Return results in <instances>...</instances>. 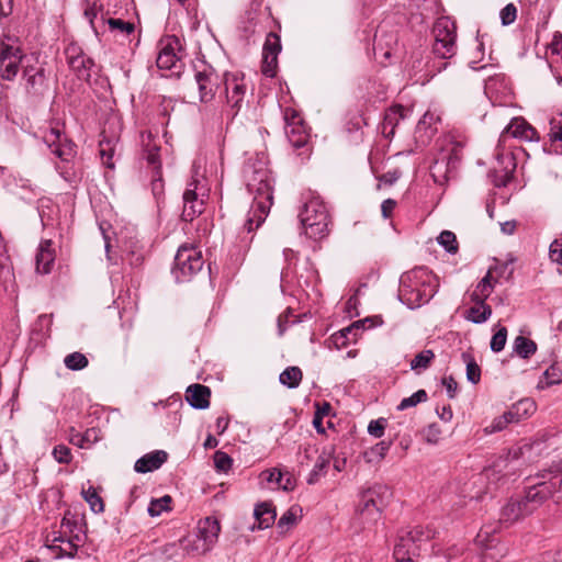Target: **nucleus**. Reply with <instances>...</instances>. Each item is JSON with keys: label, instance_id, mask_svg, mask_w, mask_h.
I'll return each instance as SVG.
<instances>
[{"label": "nucleus", "instance_id": "1", "mask_svg": "<svg viewBox=\"0 0 562 562\" xmlns=\"http://www.w3.org/2000/svg\"><path fill=\"white\" fill-rule=\"evenodd\" d=\"M247 190L254 195L251 209L240 232V247L246 252L254 239L251 235L266 220L273 200L272 178L263 160L248 159L243 168Z\"/></svg>", "mask_w": 562, "mask_h": 562}, {"label": "nucleus", "instance_id": "2", "mask_svg": "<svg viewBox=\"0 0 562 562\" xmlns=\"http://www.w3.org/2000/svg\"><path fill=\"white\" fill-rule=\"evenodd\" d=\"M527 481L528 484L520 497L530 514L550 498L555 504H560L562 501V460L553 463L548 470L539 472L536 476L528 477Z\"/></svg>", "mask_w": 562, "mask_h": 562}, {"label": "nucleus", "instance_id": "3", "mask_svg": "<svg viewBox=\"0 0 562 562\" xmlns=\"http://www.w3.org/2000/svg\"><path fill=\"white\" fill-rule=\"evenodd\" d=\"M42 139L52 154L60 159L55 165L58 175L71 187L81 180V172L76 168L72 159L77 155V145L65 134L58 123L50 124L42 131Z\"/></svg>", "mask_w": 562, "mask_h": 562}, {"label": "nucleus", "instance_id": "4", "mask_svg": "<svg viewBox=\"0 0 562 562\" xmlns=\"http://www.w3.org/2000/svg\"><path fill=\"white\" fill-rule=\"evenodd\" d=\"M436 276L426 267H416L400 279L398 300L414 310L428 303L438 291Z\"/></svg>", "mask_w": 562, "mask_h": 562}, {"label": "nucleus", "instance_id": "5", "mask_svg": "<svg viewBox=\"0 0 562 562\" xmlns=\"http://www.w3.org/2000/svg\"><path fill=\"white\" fill-rule=\"evenodd\" d=\"M305 235L314 240L325 238L329 233V214L325 202L317 195H312L299 213Z\"/></svg>", "mask_w": 562, "mask_h": 562}, {"label": "nucleus", "instance_id": "6", "mask_svg": "<svg viewBox=\"0 0 562 562\" xmlns=\"http://www.w3.org/2000/svg\"><path fill=\"white\" fill-rule=\"evenodd\" d=\"M221 531L220 521L215 517L200 519L193 535L181 540L183 550L193 557L210 552L217 542Z\"/></svg>", "mask_w": 562, "mask_h": 562}, {"label": "nucleus", "instance_id": "7", "mask_svg": "<svg viewBox=\"0 0 562 562\" xmlns=\"http://www.w3.org/2000/svg\"><path fill=\"white\" fill-rule=\"evenodd\" d=\"M392 493L385 485L375 484L359 494L357 514L363 524H375L383 508L386 506Z\"/></svg>", "mask_w": 562, "mask_h": 562}, {"label": "nucleus", "instance_id": "8", "mask_svg": "<svg viewBox=\"0 0 562 562\" xmlns=\"http://www.w3.org/2000/svg\"><path fill=\"white\" fill-rule=\"evenodd\" d=\"M209 191L205 178L195 172L187 183V188L182 195V221L192 222L203 213L205 201L209 198Z\"/></svg>", "mask_w": 562, "mask_h": 562}, {"label": "nucleus", "instance_id": "9", "mask_svg": "<svg viewBox=\"0 0 562 562\" xmlns=\"http://www.w3.org/2000/svg\"><path fill=\"white\" fill-rule=\"evenodd\" d=\"M24 57L19 40L3 34L0 38V78L8 81L14 80Z\"/></svg>", "mask_w": 562, "mask_h": 562}, {"label": "nucleus", "instance_id": "10", "mask_svg": "<svg viewBox=\"0 0 562 562\" xmlns=\"http://www.w3.org/2000/svg\"><path fill=\"white\" fill-rule=\"evenodd\" d=\"M204 260L202 254L192 245H182L175 256V263L171 270L177 282H187L194 274L201 271Z\"/></svg>", "mask_w": 562, "mask_h": 562}, {"label": "nucleus", "instance_id": "11", "mask_svg": "<svg viewBox=\"0 0 562 562\" xmlns=\"http://www.w3.org/2000/svg\"><path fill=\"white\" fill-rule=\"evenodd\" d=\"M432 33L435 37L434 54L440 59L451 58L457 52L454 22L448 16L438 18L434 24Z\"/></svg>", "mask_w": 562, "mask_h": 562}, {"label": "nucleus", "instance_id": "12", "mask_svg": "<svg viewBox=\"0 0 562 562\" xmlns=\"http://www.w3.org/2000/svg\"><path fill=\"white\" fill-rule=\"evenodd\" d=\"M460 160V150L454 145L441 149L430 166V176L435 183L443 186L454 177Z\"/></svg>", "mask_w": 562, "mask_h": 562}, {"label": "nucleus", "instance_id": "13", "mask_svg": "<svg viewBox=\"0 0 562 562\" xmlns=\"http://www.w3.org/2000/svg\"><path fill=\"white\" fill-rule=\"evenodd\" d=\"M226 102L229 113L235 117L245 104L247 83L243 72H226L224 75Z\"/></svg>", "mask_w": 562, "mask_h": 562}, {"label": "nucleus", "instance_id": "14", "mask_svg": "<svg viewBox=\"0 0 562 562\" xmlns=\"http://www.w3.org/2000/svg\"><path fill=\"white\" fill-rule=\"evenodd\" d=\"M435 531L428 527L416 526L409 530H404L398 535L396 554L403 558L404 551L411 552L413 555H419L420 548L424 543L434 538Z\"/></svg>", "mask_w": 562, "mask_h": 562}, {"label": "nucleus", "instance_id": "15", "mask_svg": "<svg viewBox=\"0 0 562 562\" xmlns=\"http://www.w3.org/2000/svg\"><path fill=\"white\" fill-rule=\"evenodd\" d=\"M284 132L290 144L295 148L307 145L310 134L299 113L293 109H286L284 111Z\"/></svg>", "mask_w": 562, "mask_h": 562}, {"label": "nucleus", "instance_id": "16", "mask_svg": "<svg viewBox=\"0 0 562 562\" xmlns=\"http://www.w3.org/2000/svg\"><path fill=\"white\" fill-rule=\"evenodd\" d=\"M194 78L198 85L200 101L204 103L212 101L222 83V78L217 71L213 67L205 65L203 69L196 70Z\"/></svg>", "mask_w": 562, "mask_h": 562}, {"label": "nucleus", "instance_id": "17", "mask_svg": "<svg viewBox=\"0 0 562 562\" xmlns=\"http://www.w3.org/2000/svg\"><path fill=\"white\" fill-rule=\"evenodd\" d=\"M68 65L80 80L89 81L94 61L77 44H69L65 49Z\"/></svg>", "mask_w": 562, "mask_h": 562}, {"label": "nucleus", "instance_id": "18", "mask_svg": "<svg viewBox=\"0 0 562 562\" xmlns=\"http://www.w3.org/2000/svg\"><path fill=\"white\" fill-rule=\"evenodd\" d=\"M181 50L180 40L175 36H167L160 41V49L156 59L157 67L160 69H172L177 68V64L180 63L179 52Z\"/></svg>", "mask_w": 562, "mask_h": 562}, {"label": "nucleus", "instance_id": "19", "mask_svg": "<svg viewBox=\"0 0 562 562\" xmlns=\"http://www.w3.org/2000/svg\"><path fill=\"white\" fill-rule=\"evenodd\" d=\"M529 515L530 513L525 508L521 497H512L499 510L497 527L507 528Z\"/></svg>", "mask_w": 562, "mask_h": 562}, {"label": "nucleus", "instance_id": "20", "mask_svg": "<svg viewBox=\"0 0 562 562\" xmlns=\"http://www.w3.org/2000/svg\"><path fill=\"white\" fill-rule=\"evenodd\" d=\"M281 52V40L277 33L270 32L263 44L262 74L266 77H274L278 55Z\"/></svg>", "mask_w": 562, "mask_h": 562}, {"label": "nucleus", "instance_id": "21", "mask_svg": "<svg viewBox=\"0 0 562 562\" xmlns=\"http://www.w3.org/2000/svg\"><path fill=\"white\" fill-rule=\"evenodd\" d=\"M496 162L492 171L494 183L496 187H506L516 169L515 158L510 153H497Z\"/></svg>", "mask_w": 562, "mask_h": 562}, {"label": "nucleus", "instance_id": "22", "mask_svg": "<svg viewBox=\"0 0 562 562\" xmlns=\"http://www.w3.org/2000/svg\"><path fill=\"white\" fill-rule=\"evenodd\" d=\"M23 79L25 80L26 92L33 95H40L46 88L45 69L40 66L25 65L23 67Z\"/></svg>", "mask_w": 562, "mask_h": 562}, {"label": "nucleus", "instance_id": "23", "mask_svg": "<svg viewBox=\"0 0 562 562\" xmlns=\"http://www.w3.org/2000/svg\"><path fill=\"white\" fill-rule=\"evenodd\" d=\"M55 261V250L53 248V241L45 239L40 243L36 256V271L43 274H47L52 271Z\"/></svg>", "mask_w": 562, "mask_h": 562}, {"label": "nucleus", "instance_id": "24", "mask_svg": "<svg viewBox=\"0 0 562 562\" xmlns=\"http://www.w3.org/2000/svg\"><path fill=\"white\" fill-rule=\"evenodd\" d=\"M505 134H510L515 138H520L527 142L539 139L536 128L521 117H514L504 130L503 135Z\"/></svg>", "mask_w": 562, "mask_h": 562}, {"label": "nucleus", "instance_id": "25", "mask_svg": "<svg viewBox=\"0 0 562 562\" xmlns=\"http://www.w3.org/2000/svg\"><path fill=\"white\" fill-rule=\"evenodd\" d=\"M168 459V453L164 450H155L146 453L134 464V470L137 473H147L158 470Z\"/></svg>", "mask_w": 562, "mask_h": 562}, {"label": "nucleus", "instance_id": "26", "mask_svg": "<svg viewBox=\"0 0 562 562\" xmlns=\"http://www.w3.org/2000/svg\"><path fill=\"white\" fill-rule=\"evenodd\" d=\"M211 391L203 384H191L187 387L186 400L195 409H205L210 406Z\"/></svg>", "mask_w": 562, "mask_h": 562}, {"label": "nucleus", "instance_id": "27", "mask_svg": "<svg viewBox=\"0 0 562 562\" xmlns=\"http://www.w3.org/2000/svg\"><path fill=\"white\" fill-rule=\"evenodd\" d=\"M405 117V108L403 105H393L386 110L382 122V134L385 137H392L395 127Z\"/></svg>", "mask_w": 562, "mask_h": 562}, {"label": "nucleus", "instance_id": "28", "mask_svg": "<svg viewBox=\"0 0 562 562\" xmlns=\"http://www.w3.org/2000/svg\"><path fill=\"white\" fill-rule=\"evenodd\" d=\"M254 516L257 521V525L250 528L252 531L256 528L267 529L271 527L276 520L277 513L271 503L265 502L256 505Z\"/></svg>", "mask_w": 562, "mask_h": 562}, {"label": "nucleus", "instance_id": "29", "mask_svg": "<svg viewBox=\"0 0 562 562\" xmlns=\"http://www.w3.org/2000/svg\"><path fill=\"white\" fill-rule=\"evenodd\" d=\"M499 480L501 476L496 475V471L494 468H486L481 474L473 475L471 482L465 483L464 486L459 491L460 495L464 498L469 497L470 499H481L483 496L477 492L475 494L472 493V486L477 483H482L485 480Z\"/></svg>", "mask_w": 562, "mask_h": 562}, {"label": "nucleus", "instance_id": "30", "mask_svg": "<svg viewBox=\"0 0 562 562\" xmlns=\"http://www.w3.org/2000/svg\"><path fill=\"white\" fill-rule=\"evenodd\" d=\"M496 283L492 279V271H487L482 280L476 284L470 294V299L474 304H483L494 291Z\"/></svg>", "mask_w": 562, "mask_h": 562}, {"label": "nucleus", "instance_id": "31", "mask_svg": "<svg viewBox=\"0 0 562 562\" xmlns=\"http://www.w3.org/2000/svg\"><path fill=\"white\" fill-rule=\"evenodd\" d=\"M560 383H562V362H554L542 373L537 387L543 390Z\"/></svg>", "mask_w": 562, "mask_h": 562}, {"label": "nucleus", "instance_id": "32", "mask_svg": "<svg viewBox=\"0 0 562 562\" xmlns=\"http://www.w3.org/2000/svg\"><path fill=\"white\" fill-rule=\"evenodd\" d=\"M513 349L520 358L528 359L536 353L537 344L533 340L519 335L514 340Z\"/></svg>", "mask_w": 562, "mask_h": 562}, {"label": "nucleus", "instance_id": "33", "mask_svg": "<svg viewBox=\"0 0 562 562\" xmlns=\"http://www.w3.org/2000/svg\"><path fill=\"white\" fill-rule=\"evenodd\" d=\"M329 463L330 457L328 454L323 453L318 456L312 471L306 479L307 484L313 485L317 483L319 479L327 473Z\"/></svg>", "mask_w": 562, "mask_h": 562}, {"label": "nucleus", "instance_id": "34", "mask_svg": "<svg viewBox=\"0 0 562 562\" xmlns=\"http://www.w3.org/2000/svg\"><path fill=\"white\" fill-rule=\"evenodd\" d=\"M492 315V307L486 304H474L467 311L465 318L474 324L485 323Z\"/></svg>", "mask_w": 562, "mask_h": 562}, {"label": "nucleus", "instance_id": "35", "mask_svg": "<svg viewBox=\"0 0 562 562\" xmlns=\"http://www.w3.org/2000/svg\"><path fill=\"white\" fill-rule=\"evenodd\" d=\"M61 528L65 533H75L79 530H87V524L83 517H79L71 512H66L61 519Z\"/></svg>", "mask_w": 562, "mask_h": 562}, {"label": "nucleus", "instance_id": "36", "mask_svg": "<svg viewBox=\"0 0 562 562\" xmlns=\"http://www.w3.org/2000/svg\"><path fill=\"white\" fill-rule=\"evenodd\" d=\"M392 446V441L382 440L364 451L363 458L368 463H379Z\"/></svg>", "mask_w": 562, "mask_h": 562}, {"label": "nucleus", "instance_id": "37", "mask_svg": "<svg viewBox=\"0 0 562 562\" xmlns=\"http://www.w3.org/2000/svg\"><path fill=\"white\" fill-rule=\"evenodd\" d=\"M82 9L83 15L89 21V24L93 32L98 34V26L95 21L98 19V14L102 9V5L99 3V0H82Z\"/></svg>", "mask_w": 562, "mask_h": 562}, {"label": "nucleus", "instance_id": "38", "mask_svg": "<svg viewBox=\"0 0 562 562\" xmlns=\"http://www.w3.org/2000/svg\"><path fill=\"white\" fill-rule=\"evenodd\" d=\"M302 370L299 367H288L280 373L279 381L289 389H295L302 381Z\"/></svg>", "mask_w": 562, "mask_h": 562}, {"label": "nucleus", "instance_id": "39", "mask_svg": "<svg viewBox=\"0 0 562 562\" xmlns=\"http://www.w3.org/2000/svg\"><path fill=\"white\" fill-rule=\"evenodd\" d=\"M81 494L93 513L100 514L104 512L103 499L93 486H89L87 490H82Z\"/></svg>", "mask_w": 562, "mask_h": 562}, {"label": "nucleus", "instance_id": "40", "mask_svg": "<svg viewBox=\"0 0 562 562\" xmlns=\"http://www.w3.org/2000/svg\"><path fill=\"white\" fill-rule=\"evenodd\" d=\"M497 529L499 528L493 525L483 526L474 539L475 543L481 548H492L494 542L493 535L497 531Z\"/></svg>", "mask_w": 562, "mask_h": 562}, {"label": "nucleus", "instance_id": "41", "mask_svg": "<svg viewBox=\"0 0 562 562\" xmlns=\"http://www.w3.org/2000/svg\"><path fill=\"white\" fill-rule=\"evenodd\" d=\"M435 359V353L430 349L423 350L417 353L414 359L411 361V369L413 371L419 372L426 370Z\"/></svg>", "mask_w": 562, "mask_h": 562}, {"label": "nucleus", "instance_id": "42", "mask_svg": "<svg viewBox=\"0 0 562 562\" xmlns=\"http://www.w3.org/2000/svg\"><path fill=\"white\" fill-rule=\"evenodd\" d=\"M462 359L467 366L468 381L473 384H477L481 380V369L479 364L475 362L474 358L468 352L462 353Z\"/></svg>", "mask_w": 562, "mask_h": 562}, {"label": "nucleus", "instance_id": "43", "mask_svg": "<svg viewBox=\"0 0 562 562\" xmlns=\"http://www.w3.org/2000/svg\"><path fill=\"white\" fill-rule=\"evenodd\" d=\"M64 364L71 371H79L88 367V358L78 351L67 355L64 359Z\"/></svg>", "mask_w": 562, "mask_h": 562}, {"label": "nucleus", "instance_id": "44", "mask_svg": "<svg viewBox=\"0 0 562 562\" xmlns=\"http://www.w3.org/2000/svg\"><path fill=\"white\" fill-rule=\"evenodd\" d=\"M437 241L449 254H452V255L457 254V251L459 249L457 236L451 231L441 232L437 238Z\"/></svg>", "mask_w": 562, "mask_h": 562}, {"label": "nucleus", "instance_id": "45", "mask_svg": "<svg viewBox=\"0 0 562 562\" xmlns=\"http://www.w3.org/2000/svg\"><path fill=\"white\" fill-rule=\"evenodd\" d=\"M428 400L427 392L425 390H418L411 396L403 398L397 405V411H405L414 407L419 403H424Z\"/></svg>", "mask_w": 562, "mask_h": 562}, {"label": "nucleus", "instance_id": "46", "mask_svg": "<svg viewBox=\"0 0 562 562\" xmlns=\"http://www.w3.org/2000/svg\"><path fill=\"white\" fill-rule=\"evenodd\" d=\"M213 460L217 472L227 473L233 465V459L226 452L221 450H217L214 453Z\"/></svg>", "mask_w": 562, "mask_h": 562}, {"label": "nucleus", "instance_id": "47", "mask_svg": "<svg viewBox=\"0 0 562 562\" xmlns=\"http://www.w3.org/2000/svg\"><path fill=\"white\" fill-rule=\"evenodd\" d=\"M171 502L169 495H165L158 499H153L148 506V514L151 517L159 516L164 510L169 509L168 504Z\"/></svg>", "mask_w": 562, "mask_h": 562}, {"label": "nucleus", "instance_id": "48", "mask_svg": "<svg viewBox=\"0 0 562 562\" xmlns=\"http://www.w3.org/2000/svg\"><path fill=\"white\" fill-rule=\"evenodd\" d=\"M108 24L111 31H116L121 34L130 35L134 32L135 25L132 22H126L121 19H108Z\"/></svg>", "mask_w": 562, "mask_h": 562}, {"label": "nucleus", "instance_id": "49", "mask_svg": "<svg viewBox=\"0 0 562 562\" xmlns=\"http://www.w3.org/2000/svg\"><path fill=\"white\" fill-rule=\"evenodd\" d=\"M549 138L551 142H562V114L553 116L549 122Z\"/></svg>", "mask_w": 562, "mask_h": 562}, {"label": "nucleus", "instance_id": "50", "mask_svg": "<svg viewBox=\"0 0 562 562\" xmlns=\"http://www.w3.org/2000/svg\"><path fill=\"white\" fill-rule=\"evenodd\" d=\"M441 434L438 424H430L423 430V438L427 443L437 445L441 438Z\"/></svg>", "mask_w": 562, "mask_h": 562}, {"label": "nucleus", "instance_id": "51", "mask_svg": "<svg viewBox=\"0 0 562 562\" xmlns=\"http://www.w3.org/2000/svg\"><path fill=\"white\" fill-rule=\"evenodd\" d=\"M145 158L155 171H160L161 165L159 159V147L157 145H146Z\"/></svg>", "mask_w": 562, "mask_h": 562}, {"label": "nucleus", "instance_id": "52", "mask_svg": "<svg viewBox=\"0 0 562 562\" xmlns=\"http://www.w3.org/2000/svg\"><path fill=\"white\" fill-rule=\"evenodd\" d=\"M52 454L58 463L68 464L72 460L71 450L65 445L54 447Z\"/></svg>", "mask_w": 562, "mask_h": 562}, {"label": "nucleus", "instance_id": "53", "mask_svg": "<svg viewBox=\"0 0 562 562\" xmlns=\"http://www.w3.org/2000/svg\"><path fill=\"white\" fill-rule=\"evenodd\" d=\"M507 339V329L506 327H501L492 337L491 339V349L494 352H501L505 345Z\"/></svg>", "mask_w": 562, "mask_h": 562}, {"label": "nucleus", "instance_id": "54", "mask_svg": "<svg viewBox=\"0 0 562 562\" xmlns=\"http://www.w3.org/2000/svg\"><path fill=\"white\" fill-rule=\"evenodd\" d=\"M502 25L513 24L517 18V8L514 3L506 4L499 12Z\"/></svg>", "mask_w": 562, "mask_h": 562}, {"label": "nucleus", "instance_id": "55", "mask_svg": "<svg viewBox=\"0 0 562 562\" xmlns=\"http://www.w3.org/2000/svg\"><path fill=\"white\" fill-rule=\"evenodd\" d=\"M357 325H349L342 329H340L337 334L334 335V340L337 346H347L351 341V334L355 329H357Z\"/></svg>", "mask_w": 562, "mask_h": 562}, {"label": "nucleus", "instance_id": "56", "mask_svg": "<svg viewBox=\"0 0 562 562\" xmlns=\"http://www.w3.org/2000/svg\"><path fill=\"white\" fill-rule=\"evenodd\" d=\"M508 424H512V423L505 412L503 415L494 418L493 422L491 423V425H488L484 428V432L490 435V434H494L497 431H502L503 429L506 428V426Z\"/></svg>", "mask_w": 562, "mask_h": 562}, {"label": "nucleus", "instance_id": "57", "mask_svg": "<svg viewBox=\"0 0 562 562\" xmlns=\"http://www.w3.org/2000/svg\"><path fill=\"white\" fill-rule=\"evenodd\" d=\"M386 426L387 420L383 417H380L369 423L368 432L374 438H381L384 435Z\"/></svg>", "mask_w": 562, "mask_h": 562}, {"label": "nucleus", "instance_id": "58", "mask_svg": "<svg viewBox=\"0 0 562 562\" xmlns=\"http://www.w3.org/2000/svg\"><path fill=\"white\" fill-rule=\"evenodd\" d=\"M487 271H492V279L494 281V283H498L499 279L501 278H504L505 274H507L506 278H509L513 270L509 268V263H496L492 267H490V269Z\"/></svg>", "mask_w": 562, "mask_h": 562}, {"label": "nucleus", "instance_id": "59", "mask_svg": "<svg viewBox=\"0 0 562 562\" xmlns=\"http://www.w3.org/2000/svg\"><path fill=\"white\" fill-rule=\"evenodd\" d=\"M516 407V412H520V416L527 418L532 415L536 411V404L530 398H522L514 404Z\"/></svg>", "mask_w": 562, "mask_h": 562}, {"label": "nucleus", "instance_id": "60", "mask_svg": "<svg viewBox=\"0 0 562 562\" xmlns=\"http://www.w3.org/2000/svg\"><path fill=\"white\" fill-rule=\"evenodd\" d=\"M296 522V512L293 507L288 509L278 520V528L281 530L289 529Z\"/></svg>", "mask_w": 562, "mask_h": 562}, {"label": "nucleus", "instance_id": "61", "mask_svg": "<svg viewBox=\"0 0 562 562\" xmlns=\"http://www.w3.org/2000/svg\"><path fill=\"white\" fill-rule=\"evenodd\" d=\"M462 552H463V549L458 546H451L450 548L446 549L445 551H442L440 548L436 549V547H434V553L436 555L442 554L446 558L447 562L453 561L457 557L461 555Z\"/></svg>", "mask_w": 562, "mask_h": 562}, {"label": "nucleus", "instance_id": "62", "mask_svg": "<svg viewBox=\"0 0 562 562\" xmlns=\"http://www.w3.org/2000/svg\"><path fill=\"white\" fill-rule=\"evenodd\" d=\"M13 277L12 268L9 258L0 257V281L10 280Z\"/></svg>", "mask_w": 562, "mask_h": 562}, {"label": "nucleus", "instance_id": "63", "mask_svg": "<svg viewBox=\"0 0 562 562\" xmlns=\"http://www.w3.org/2000/svg\"><path fill=\"white\" fill-rule=\"evenodd\" d=\"M549 252H550L551 260L554 262H558L559 265L562 266V239L561 240L555 239L550 245Z\"/></svg>", "mask_w": 562, "mask_h": 562}, {"label": "nucleus", "instance_id": "64", "mask_svg": "<svg viewBox=\"0 0 562 562\" xmlns=\"http://www.w3.org/2000/svg\"><path fill=\"white\" fill-rule=\"evenodd\" d=\"M548 48L552 55H558L562 59V33L555 32Z\"/></svg>", "mask_w": 562, "mask_h": 562}]
</instances>
